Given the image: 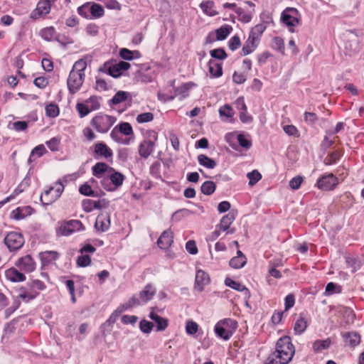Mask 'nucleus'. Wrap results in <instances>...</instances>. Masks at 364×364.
Returning a JSON list of instances; mask_svg holds the SVG:
<instances>
[{
	"label": "nucleus",
	"instance_id": "38",
	"mask_svg": "<svg viewBox=\"0 0 364 364\" xmlns=\"http://www.w3.org/2000/svg\"><path fill=\"white\" fill-rule=\"evenodd\" d=\"M79 191L82 195L86 196L100 197L101 195H105V193L102 191H100V193L94 191L91 186L87 183L80 186Z\"/></svg>",
	"mask_w": 364,
	"mask_h": 364
},
{
	"label": "nucleus",
	"instance_id": "19",
	"mask_svg": "<svg viewBox=\"0 0 364 364\" xmlns=\"http://www.w3.org/2000/svg\"><path fill=\"white\" fill-rule=\"evenodd\" d=\"M51 4L50 0H40L37 7L31 14V18L37 19L43 15L48 14L50 11Z\"/></svg>",
	"mask_w": 364,
	"mask_h": 364
},
{
	"label": "nucleus",
	"instance_id": "41",
	"mask_svg": "<svg viewBox=\"0 0 364 364\" xmlns=\"http://www.w3.org/2000/svg\"><path fill=\"white\" fill-rule=\"evenodd\" d=\"M284 357L276 350L272 353L267 358L266 364H288V362H285Z\"/></svg>",
	"mask_w": 364,
	"mask_h": 364
},
{
	"label": "nucleus",
	"instance_id": "46",
	"mask_svg": "<svg viewBox=\"0 0 364 364\" xmlns=\"http://www.w3.org/2000/svg\"><path fill=\"white\" fill-rule=\"evenodd\" d=\"M129 93L124 91H118L109 100V104L118 105L127 99Z\"/></svg>",
	"mask_w": 364,
	"mask_h": 364
},
{
	"label": "nucleus",
	"instance_id": "10",
	"mask_svg": "<svg viewBox=\"0 0 364 364\" xmlns=\"http://www.w3.org/2000/svg\"><path fill=\"white\" fill-rule=\"evenodd\" d=\"M89 151L95 159H105L109 161L113 157L112 150L103 141H98L94 144Z\"/></svg>",
	"mask_w": 364,
	"mask_h": 364
},
{
	"label": "nucleus",
	"instance_id": "8",
	"mask_svg": "<svg viewBox=\"0 0 364 364\" xmlns=\"http://www.w3.org/2000/svg\"><path fill=\"white\" fill-rule=\"evenodd\" d=\"M300 14L295 8H287L281 15L282 23L291 33L295 31L294 28L300 23Z\"/></svg>",
	"mask_w": 364,
	"mask_h": 364
},
{
	"label": "nucleus",
	"instance_id": "5",
	"mask_svg": "<svg viewBox=\"0 0 364 364\" xmlns=\"http://www.w3.org/2000/svg\"><path fill=\"white\" fill-rule=\"evenodd\" d=\"M116 120L115 117L99 113L92 119L90 124L97 132L107 133L115 123Z\"/></svg>",
	"mask_w": 364,
	"mask_h": 364
},
{
	"label": "nucleus",
	"instance_id": "58",
	"mask_svg": "<svg viewBox=\"0 0 364 364\" xmlns=\"http://www.w3.org/2000/svg\"><path fill=\"white\" fill-rule=\"evenodd\" d=\"M59 107L55 104L50 103L46 107V113L49 117H56L59 114Z\"/></svg>",
	"mask_w": 364,
	"mask_h": 364
},
{
	"label": "nucleus",
	"instance_id": "54",
	"mask_svg": "<svg viewBox=\"0 0 364 364\" xmlns=\"http://www.w3.org/2000/svg\"><path fill=\"white\" fill-rule=\"evenodd\" d=\"M101 97L97 96H91L85 100V103L89 105L91 111L97 110L100 107V100Z\"/></svg>",
	"mask_w": 364,
	"mask_h": 364
},
{
	"label": "nucleus",
	"instance_id": "28",
	"mask_svg": "<svg viewBox=\"0 0 364 364\" xmlns=\"http://www.w3.org/2000/svg\"><path fill=\"white\" fill-rule=\"evenodd\" d=\"M346 345L354 348L360 343V336L356 332H346L342 334Z\"/></svg>",
	"mask_w": 364,
	"mask_h": 364
},
{
	"label": "nucleus",
	"instance_id": "1",
	"mask_svg": "<svg viewBox=\"0 0 364 364\" xmlns=\"http://www.w3.org/2000/svg\"><path fill=\"white\" fill-rule=\"evenodd\" d=\"M46 289V284L39 279H33L28 282L25 287L19 289L18 297L24 302H29L36 299L40 291Z\"/></svg>",
	"mask_w": 364,
	"mask_h": 364
},
{
	"label": "nucleus",
	"instance_id": "21",
	"mask_svg": "<svg viewBox=\"0 0 364 364\" xmlns=\"http://www.w3.org/2000/svg\"><path fill=\"white\" fill-rule=\"evenodd\" d=\"M59 257V253L56 251H45L39 253L41 262V269L54 263Z\"/></svg>",
	"mask_w": 364,
	"mask_h": 364
},
{
	"label": "nucleus",
	"instance_id": "51",
	"mask_svg": "<svg viewBox=\"0 0 364 364\" xmlns=\"http://www.w3.org/2000/svg\"><path fill=\"white\" fill-rule=\"evenodd\" d=\"M87 68V62L84 59H80L77 60L71 70V71H74L77 73H80L82 75H85V70Z\"/></svg>",
	"mask_w": 364,
	"mask_h": 364
},
{
	"label": "nucleus",
	"instance_id": "31",
	"mask_svg": "<svg viewBox=\"0 0 364 364\" xmlns=\"http://www.w3.org/2000/svg\"><path fill=\"white\" fill-rule=\"evenodd\" d=\"M259 42L254 39V38H251L250 36H248L247 40L245 43L242 50L241 55H247L252 53L255 49L257 48Z\"/></svg>",
	"mask_w": 364,
	"mask_h": 364
},
{
	"label": "nucleus",
	"instance_id": "64",
	"mask_svg": "<svg viewBox=\"0 0 364 364\" xmlns=\"http://www.w3.org/2000/svg\"><path fill=\"white\" fill-rule=\"evenodd\" d=\"M136 119L139 124L149 122L154 119V114L151 112H144L138 114Z\"/></svg>",
	"mask_w": 364,
	"mask_h": 364
},
{
	"label": "nucleus",
	"instance_id": "50",
	"mask_svg": "<svg viewBox=\"0 0 364 364\" xmlns=\"http://www.w3.org/2000/svg\"><path fill=\"white\" fill-rule=\"evenodd\" d=\"M134 301L135 299L131 297L127 302L119 305L114 311L119 316V315L124 311L136 306Z\"/></svg>",
	"mask_w": 364,
	"mask_h": 364
},
{
	"label": "nucleus",
	"instance_id": "32",
	"mask_svg": "<svg viewBox=\"0 0 364 364\" xmlns=\"http://www.w3.org/2000/svg\"><path fill=\"white\" fill-rule=\"evenodd\" d=\"M309 325L308 319L304 316L302 314H300L299 318L296 321L294 330L296 334L301 335L303 333L307 326Z\"/></svg>",
	"mask_w": 364,
	"mask_h": 364
},
{
	"label": "nucleus",
	"instance_id": "25",
	"mask_svg": "<svg viewBox=\"0 0 364 364\" xmlns=\"http://www.w3.org/2000/svg\"><path fill=\"white\" fill-rule=\"evenodd\" d=\"M173 242V232L170 230L164 231L157 240L158 246L163 250H167Z\"/></svg>",
	"mask_w": 364,
	"mask_h": 364
},
{
	"label": "nucleus",
	"instance_id": "61",
	"mask_svg": "<svg viewBox=\"0 0 364 364\" xmlns=\"http://www.w3.org/2000/svg\"><path fill=\"white\" fill-rule=\"evenodd\" d=\"M91 6V2H86L82 6L77 8V13L80 16L85 18H90V8Z\"/></svg>",
	"mask_w": 364,
	"mask_h": 364
},
{
	"label": "nucleus",
	"instance_id": "35",
	"mask_svg": "<svg viewBox=\"0 0 364 364\" xmlns=\"http://www.w3.org/2000/svg\"><path fill=\"white\" fill-rule=\"evenodd\" d=\"M105 15V10L103 7L97 3L91 2V6L90 8V18H99Z\"/></svg>",
	"mask_w": 364,
	"mask_h": 364
},
{
	"label": "nucleus",
	"instance_id": "18",
	"mask_svg": "<svg viewBox=\"0 0 364 364\" xmlns=\"http://www.w3.org/2000/svg\"><path fill=\"white\" fill-rule=\"evenodd\" d=\"M210 282L209 274L202 269H198L196 274L194 289L202 292L205 287Z\"/></svg>",
	"mask_w": 364,
	"mask_h": 364
},
{
	"label": "nucleus",
	"instance_id": "12",
	"mask_svg": "<svg viewBox=\"0 0 364 364\" xmlns=\"http://www.w3.org/2000/svg\"><path fill=\"white\" fill-rule=\"evenodd\" d=\"M131 67L130 64L125 61H120L117 63H110L107 62L104 64L103 70L113 77H119L124 71L127 70Z\"/></svg>",
	"mask_w": 364,
	"mask_h": 364
},
{
	"label": "nucleus",
	"instance_id": "43",
	"mask_svg": "<svg viewBox=\"0 0 364 364\" xmlns=\"http://www.w3.org/2000/svg\"><path fill=\"white\" fill-rule=\"evenodd\" d=\"M216 189L215 183L212 181H205L200 186L201 192L206 196L212 195Z\"/></svg>",
	"mask_w": 364,
	"mask_h": 364
},
{
	"label": "nucleus",
	"instance_id": "15",
	"mask_svg": "<svg viewBox=\"0 0 364 364\" xmlns=\"http://www.w3.org/2000/svg\"><path fill=\"white\" fill-rule=\"evenodd\" d=\"M156 289L151 284H146L144 289L141 291L138 295H133L132 297L134 299L136 306H140L147 303L151 300L156 294Z\"/></svg>",
	"mask_w": 364,
	"mask_h": 364
},
{
	"label": "nucleus",
	"instance_id": "26",
	"mask_svg": "<svg viewBox=\"0 0 364 364\" xmlns=\"http://www.w3.org/2000/svg\"><path fill=\"white\" fill-rule=\"evenodd\" d=\"M33 211V208L30 205L18 207L12 210L11 217L16 220H20L31 215Z\"/></svg>",
	"mask_w": 364,
	"mask_h": 364
},
{
	"label": "nucleus",
	"instance_id": "17",
	"mask_svg": "<svg viewBox=\"0 0 364 364\" xmlns=\"http://www.w3.org/2000/svg\"><path fill=\"white\" fill-rule=\"evenodd\" d=\"M109 171H114V168L105 162H97L92 167V175L102 181Z\"/></svg>",
	"mask_w": 364,
	"mask_h": 364
},
{
	"label": "nucleus",
	"instance_id": "23",
	"mask_svg": "<svg viewBox=\"0 0 364 364\" xmlns=\"http://www.w3.org/2000/svg\"><path fill=\"white\" fill-rule=\"evenodd\" d=\"M5 277L7 280L11 282H24L26 279L25 274L20 272L16 266L6 270Z\"/></svg>",
	"mask_w": 364,
	"mask_h": 364
},
{
	"label": "nucleus",
	"instance_id": "9",
	"mask_svg": "<svg viewBox=\"0 0 364 364\" xmlns=\"http://www.w3.org/2000/svg\"><path fill=\"white\" fill-rule=\"evenodd\" d=\"M64 190V186L60 181L55 183V187H50L41 196V201L43 205H48L60 198Z\"/></svg>",
	"mask_w": 364,
	"mask_h": 364
},
{
	"label": "nucleus",
	"instance_id": "6",
	"mask_svg": "<svg viewBox=\"0 0 364 364\" xmlns=\"http://www.w3.org/2000/svg\"><path fill=\"white\" fill-rule=\"evenodd\" d=\"M275 350L284 357V359L282 360L289 363L295 353L294 346L290 337L283 336L280 338L276 343Z\"/></svg>",
	"mask_w": 364,
	"mask_h": 364
},
{
	"label": "nucleus",
	"instance_id": "33",
	"mask_svg": "<svg viewBox=\"0 0 364 364\" xmlns=\"http://www.w3.org/2000/svg\"><path fill=\"white\" fill-rule=\"evenodd\" d=\"M195 86H196V85L193 82L183 83L181 85L175 88L176 95H181L182 98H186L188 96L189 90Z\"/></svg>",
	"mask_w": 364,
	"mask_h": 364
},
{
	"label": "nucleus",
	"instance_id": "53",
	"mask_svg": "<svg viewBox=\"0 0 364 364\" xmlns=\"http://www.w3.org/2000/svg\"><path fill=\"white\" fill-rule=\"evenodd\" d=\"M54 39L63 46H66L67 45L72 44L74 43V41L70 36L63 33L56 34Z\"/></svg>",
	"mask_w": 364,
	"mask_h": 364
},
{
	"label": "nucleus",
	"instance_id": "13",
	"mask_svg": "<svg viewBox=\"0 0 364 364\" xmlns=\"http://www.w3.org/2000/svg\"><path fill=\"white\" fill-rule=\"evenodd\" d=\"M338 183V178L333 173L321 176L316 181L315 186L322 191H332Z\"/></svg>",
	"mask_w": 364,
	"mask_h": 364
},
{
	"label": "nucleus",
	"instance_id": "11",
	"mask_svg": "<svg viewBox=\"0 0 364 364\" xmlns=\"http://www.w3.org/2000/svg\"><path fill=\"white\" fill-rule=\"evenodd\" d=\"M4 242L10 252H16L23 246L25 240L21 233L10 232L6 235Z\"/></svg>",
	"mask_w": 364,
	"mask_h": 364
},
{
	"label": "nucleus",
	"instance_id": "36",
	"mask_svg": "<svg viewBox=\"0 0 364 364\" xmlns=\"http://www.w3.org/2000/svg\"><path fill=\"white\" fill-rule=\"evenodd\" d=\"M200 7L202 11L210 16H214L218 14V12L215 11V4L213 1H203L200 3Z\"/></svg>",
	"mask_w": 364,
	"mask_h": 364
},
{
	"label": "nucleus",
	"instance_id": "22",
	"mask_svg": "<svg viewBox=\"0 0 364 364\" xmlns=\"http://www.w3.org/2000/svg\"><path fill=\"white\" fill-rule=\"evenodd\" d=\"M83 210L86 213H90L94 210H99L107 206L105 200H93L91 199H85L82 203Z\"/></svg>",
	"mask_w": 364,
	"mask_h": 364
},
{
	"label": "nucleus",
	"instance_id": "3",
	"mask_svg": "<svg viewBox=\"0 0 364 364\" xmlns=\"http://www.w3.org/2000/svg\"><path fill=\"white\" fill-rule=\"evenodd\" d=\"M238 327L237 321L224 318L219 321L214 327L216 336L225 341L229 340Z\"/></svg>",
	"mask_w": 364,
	"mask_h": 364
},
{
	"label": "nucleus",
	"instance_id": "57",
	"mask_svg": "<svg viewBox=\"0 0 364 364\" xmlns=\"http://www.w3.org/2000/svg\"><path fill=\"white\" fill-rule=\"evenodd\" d=\"M247 177L249 179V185L252 186L262 178V175L257 170H253L247 174Z\"/></svg>",
	"mask_w": 364,
	"mask_h": 364
},
{
	"label": "nucleus",
	"instance_id": "45",
	"mask_svg": "<svg viewBox=\"0 0 364 364\" xmlns=\"http://www.w3.org/2000/svg\"><path fill=\"white\" fill-rule=\"evenodd\" d=\"M161 162L159 161H154L149 168V173L152 177L156 179H161Z\"/></svg>",
	"mask_w": 364,
	"mask_h": 364
},
{
	"label": "nucleus",
	"instance_id": "44",
	"mask_svg": "<svg viewBox=\"0 0 364 364\" xmlns=\"http://www.w3.org/2000/svg\"><path fill=\"white\" fill-rule=\"evenodd\" d=\"M247 263L246 257H232L229 262V264L231 267L235 269H240L243 267Z\"/></svg>",
	"mask_w": 364,
	"mask_h": 364
},
{
	"label": "nucleus",
	"instance_id": "29",
	"mask_svg": "<svg viewBox=\"0 0 364 364\" xmlns=\"http://www.w3.org/2000/svg\"><path fill=\"white\" fill-rule=\"evenodd\" d=\"M208 66L212 77L217 78L223 75V64L221 63H218L215 60H210Z\"/></svg>",
	"mask_w": 364,
	"mask_h": 364
},
{
	"label": "nucleus",
	"instance_id": "56",
	"mask_svg": "<svg viewBox=\"0 0 364 364\" xmlns=\"http://www.w3.org/2000/svg\"><path fill=\"white\" fill-rule=\"evenodd\" d=\"M346 262L348 267H350L352 269V272H355L360 267V262L355 257L350 256L346 257Z\"/></svg>",
	"mask_w": 364,
	"mask_h": 364
},
{
	"label": "nucleus",
	"instance_id": "24",
	"mask_svg": "<svg viewBox=\"0 0 364 364\" xmlns=\"http://www.w3.org/2000/svg\"><path fill=\"white\" fill-rule=\"evenodd\" d=\"M151 309L149 317L156 323V331H164L168 326V319L161 317L155 312L156 307H152Z\"/></svg>",
	"mask_w": 364,
	"mask_h": 364
},
{
	"label": "nucleus",
	"instance_id": "20",
	"mask_svg": "<svg viewBox=\"0 0 364 364\" xmlns=\"http://www.w3.org/2000/svg\"><path fill=\"white\" fill-rule=\"evenodd\" d=\"M110 226V217L108 213H100L97 215L95 228L97 232H104L107 231Z\"/></svg>",
	"mask_w": 364,
	"mask_h": 364
},
{
	"label": "nucleus",
	"instance_id": "55",
	"mask_svg": "<svg viewBox=\"0 0 364 364\" xmlns=\"http://www.w3.org/2000/svg\"><path fill=\"white\" fill-rule=\"evenodd\" d=\"M272 48L281 53L282 55H284L285 47L283 38L279 36L274 37L273 38Z\"/></svg>",
	"mask_w": 364,
	"mask_h": 364
},
{
	"label": "nucleus",
	"instance_id": "59",
	"mask_svg": "<svg viewBox=\"0 0 364 364\" xmlns=\"http://www.w3.org/2000/svg\"><path fill=\"white\" fill-rule=\"evenodd\" d=\"M77 265L80 267H86L91 264V257L89 255L81 254L76 260Z\"/></svg>",
	"mask_w": 364,
	"mask_h": 364
},
{
	"label": "nucleus",
	"instance_id": "52",
	"mask_svg": "<svg viewBox=\"0 0 364 364\" xmlns=\"http://www.w3.org/2000/svg\"><path fill=\"white\" fill-rule=\"evenodd\" d=\"M47 151L43 144L38 145L31 151V153L28 159V161L31 162L33 161V158L36 156L38 158L41 157Z\"/></svg>",
	"mask_w": 364,
	"mask_h": 364
},
{
	"label": "nucleus",
	"instance_id": "39",
	"mask_svg": "<svg viewBox=\"0 0 364 364\" xmlns=\"http://www.w3.org/2000/svg\"><path fill=\"white\" fill-rule=\"evenodd\" d=\"M40 36L46 41H51L56 35L55 28L53 26H49L42 28L39 32Z\"/></svg>",
	"mask_w": 364,
	"mask_h": 364
},
{
	"label": "nucleus",
	"instance_id": "7",
	"mask_svg": "<svg viewBox=\"0 0 364 364\" xmlns=\"http://www.w3.org/2000/svg\"><path fill=\"white\" fill-rule=\"evenodd\" d=\"M125 176L114 168V171H109L100 183L106 191H114L122 185Z\"/></svg>",
	"mask_w": 364,
	"mask_h": 364
},
{
	"label": "nucleus",
	"instance_id": "42",
	"mask_svg": "<svg viewBox=\"0 0 364 364\" xmlns=\"http://www.w3.org/2000/svg\"><path fill=\"white\" fill-rule=\"evenodd\" d=\"M330 338L326 340H316L313 343V349L316 353L321 352L323 350L328 349L331 346Z\"/></svg>",
	"mask_w": 364,
	"mask_h": 364
},
{
	"label": "nucleus",
	"instance_id": "2",
	"mask_svg": "<svg viewBox=\"0 0 364 364\" xmlns=\"http://www.w3.org/2000/svg\"><path fill=\"white\" fill-rule=\"evenodd\" d=\"M158 140V133L154 130L146 132L145 138L140 142L138 147L139 155L146 159L154 152Z\"/></svg>",
	"mask_w": 364,
	"mask_h": 364
},
{
	"label": "nucleus",
	"instance_id": "60",
	"mask_svg": "<svg viewBox=\"0 0 364 364\" xmlns=\"http://www.w3.org/2000/svg\"><path fill=\"white\" fill-rule=\"evenodd\" d=\"M210 54L213 58L218 60H225L228 58V54L226 53L225 50L222 48L210 50Z\"/></svg>",
	"mask_w": 364,
	"mask_h": 364
},
{
	"label": "nucleus",
	"instance_id": "47",
	"mask_svg": "<svg viewBox=\"0 0 364 364\" xmlns=\"http://www.w3.org/2000/svg\"><path fill=\"white\" fill-rule=\"evenodd\" d=\"M116 127L124 135L130 136L134 134L132 127L129 122H121Z\"/></svg>",
	"mask_w": 364,
	"mask_h": 364
},
{
	"label": "nucleus",
	"instance_id": "48",
	"mask_svg": "<svg viewBox=\"0 0 364 364\" xmlns=\"http://www.w3.org/2000/svg\"><path fill=\"white\" fill-rule=\"evenodd\" d=\"M342 291V287L339 284L333 282H329L327 284L325 289V294L326 295H332L334 294H339Z\"/></svg>",
	"mask_w": 364,
	"mask_h": 364
},
{
	"label": "nucleus",
	"instance_id": "37",
	"mask_svg": "<svg viewBox=\"0 0 364 364\" xmlns=\"http://www.w3.org/2000/svg\"><path fill=\"white\" fill-rule=\"evenodd\" d=\"M198 161L200 166H203L207 168H214L217 164L215 160L208 157L205 154H200L198 156Z\"/></svg>",
	"mask_w": 364,
	"mask_h": 364
},
{
	"label": "nucleus",
	"instance_id": "40",
	"mask_svg": "<svg viewBox=\"0 0 364 364\" xmlns=\"http://www.w3.org/2000/svg\"><path fill=\"white\" fill-rule=\"evenodd\" d=\"M232 31V28L231 26L225 25L223 26H221L220 28L215 30V34H216V40L217 41H223L226 39L228 36L231 33Z\"/></svg>",
	"mask_w": 364,
	"mask_h": 364
},
{
	"label": "nucleus",
	"instance_id": "16",
	"mask_svg": "<svg viewBox=\"0 0 364 364\" xmlns=\"http://www.w3.org/2000/svg\"><path fill=\"white\" fill-rule=\"evenodd\" d=\"M15 266L25 273H31L35 271L36 263L31 255L19 257L15 262Z\"/></svg>",
	"mask_w": 364,
	"mask_h": 364
},
{
	"label": "nucleus",
	"instance_id": "4",
	"mask_svg": "<svg viewBox=\"0 0 364 364\" xmlns=\"http://www.w3.org/2000/svg\"><path fill=\"white\" fill-rule=\"evenodd\" d=\"M85 230V226L79 220H70L58 222L56 227V235L69 236L73 233Z\"/></svg>",
	"mask_w": 364,
	"mask_h": 364
},
{
	"label": "nucleus",
	"instance_id": "27",
	"mask_svg": "<svg viewBox=\"0 0 364 364\" xmlns=\"http://www.w3.org/2000/svg\"><path fill=\"white\" fill-rule=\"evenodd\" d=\"M235 218L236 213L234 211H230L221 218L220 223L218 224V228L223 232L228 230Z\"/></svg>",
	"mask_w": 364,
	"mask_h": 364
},
{
	"label": "nucleus",
	"instance_id": "34",
	"mask_svg": "<svg viewBox=\"0 0 364 364\" xmlns=\"http://www.w3.org/2000/svg\"><path fill=\"white\" fill-rule=\"evenodd\" d=\"M267 26L263 23H258L252 27L250 31L249 36L251 38H254L258 42L260 41L261 37L266 30Z\"/></svg>",
	"mask_w": 364,
	"mask_h": 364
},
{
	"label": "nucleus",
	"instance_id": "62",
	"mask_svg": "<svg viewBox=\"0 0 364 364\" xmlns=\"http://www.w3.org/2000/svg\"><path fill=\"white\" fill-rule=\"evenodd\" d=\"M76 109L78 112L80 117L82 118L87 116L90 112L89 105L85 103L79 102L76 105Z\"/></svg>",
	"mask_w": 364,
	"mask_h": 364
},
{
	"label": "nucleus",
	"instance_id": "14",
	"mask_svg": "<svg viewBox=\"0 0 364 364\" xmlns=\"http://www.w3.org/2000/svg\"><path fill=\"white\" fill-rule=\"evenodd\" d=\"M85 77V75L77 73L74 71L70 72L68 78L67 80V85L69 92L71 95H75L80 90L84 82Z\"/></svg>",
	"mask_w": 364,
	"mask_h": 364
},
{
	"label": "nucleus",
	"instance_id": "49",
	"mask_svg": "<svg viewBox=\"0 0 364 364\" xmlns=\"http://www.w3.org/2000/svg\"><path fill=\"white\" fill-rule=\"evenodd\" d=\"M134 301L135 299L131 297L127 302L119 305L114 311L119 316V315L124 311L136 306Z\"/></svg>",
	"mask_w": 364,
	"mask_h": 364
},
{
	"label": "nucleus",
	"instance_id": "30",
	"mask_svg": "<svg viewBox=\"0 0 364 364\" xmlns=\"http://www.w3.org/2000/svg\"><path fill=\"white\" fill-rule=\"evenodd\" d=\"M225 284L227 287H229L235 290H237L240 292H244L245 296H250V290L240 282L235 281L229 277H227L225 279Z\"/></svg>",
	"mask_w": 364,
	"mask_h": 364
},
{
	"label": "nucleus",
	"instance_id": "63",
	"mask_svg": "<svg viewBox=\"0 0 364 364\" xmlns=\"http://www.w3.org/2000/svg\"><path fill=\"white\" fill-rule=\"evenodd\" d=\"M283 130L289 136L297 138L300 136L299 131L294 125H285L283 127Z\"/></svg>",
	"mask_w": 364,
	"mask_h": 364
}]
</instances>
